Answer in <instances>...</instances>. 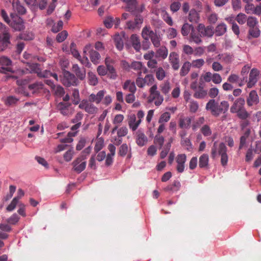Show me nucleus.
I'll return each mask as SVG.
<instances>
[{"mask_svg": "<svg viewBox=\"0 0 261 261\" xmlns=\"http://www.w3.org/2000/svg\"><path fill=\"white\" fill-rule=\"evenodd\" d=\"M142 65L143 64L141 62L134 61L131 63L129 67L130 68L138 71L139 73L140 71H141Z\"/></svg>", "mask_w": 261, "mask_h": 261, "instance_id": "54", "label": "nucleus"}, {"mask_svg": "<svg viewBox=\"0 0 261 261\" xmlns=\"http://www.w3.org/2000/svg\"><path fill=\"white\" fill-rule=\"evenodd\" d=\"M123 89L124 90H128L130 93H135L137 90L135 83L130 80H126L123 85Z\"/></svg>", "mask_w": 261, "mask_h": 261, "instance_id": "27", "label": "nucleus"}, {"mask_svg": "<svg viewBox=\"0 0 261 261\" xmlns=\"http://www.w3.org/2000/svg\"><path fill=\"white\" fill-rule=\"evenodd\" d=\"M128 152V146L125 143L121 145L119 148L118 154L120 156H124Z\"/></svg>", "mask_w": 261, "mask_h": 261, "instance_id": "63", "label": "nucleus"}, {"mask_svg": "<svg viewBox=\"0 0 261 261\" xmlns=\"http://www.w3.org/2000/svg\"><path fill=\"white\" fill-rule=\"evenodd\" d=\"M72 71L75 73L76 76L80 80H83L86 77V70L85 68L81 69L77 64H74L72 66Z\"/></svg>", "mask_w": 261, "mask_h": 261, "instance_id": "26", "label": "nucleus"}, {"mask_svg": "<svg viewBox=\"0 0 261 261\" xmlns=\"http://www.w3.org/2000/svg\"><path fill=\"white\" fill-rule=\"evenodd\" d=\"M194 29V27L192 24H190L188 23H185L181 29V33L182 36H187L189 34L190 32L192 31V30Z\"/></svg>", "mask_w": 261, "mask_h": 261, "instance_id": "38", "label": "nucleus"}, {"mask_svg": "<svg viewBox=\"0 0 261 261\" xmlns=\"http://www.w3.org/2000/svg\"><path fill=\"white\" fill-rule=\"evenodd\" d=\"M247 16L242 13H240L236 16L235 20L240 24H244L247 20Z\"/></svg>", "mask_w": 261, "mask_h": 261, "instance_id": "52", "label": "nucleus"}, {"mask_svg": "<svg viewBox=\"0 0 261 261\" xmlns=\"http://www.w3.org/2000/svg\"><path fill=\"white\" fill-rule=\"evenodd\" d=\"M180 187V182L174 181L171 185L168 186L165 190L167 191H176L179 190Z\"/></svg>", "mask_w": 261, "mask_h": 261, "instance_id": "45", "label": "nucleus"}, {"mask_svg": "<svg viewBox=\"0 0 261 261\" xmlns=\"http://www.w3.org/2000/svg\"><path fill=\"white\" fill-rule=\"evenodd\" d=\"M79 108L84 110L85 112L90 114H96L98 111V108L87 100H83L79 104Z\"/></svg>", "mask_w": 261, "mask_h": 261, "instance_id": "9", "label": "nucleus"}, {"mask_svg": "<svg viewBox=\"0 0 261 261\" xmlns=\"http://www.w3.org/2000/svg\"><path fill=\"white\" fill-rule=\"evenodd\" d=\"M126 9L133 14H139L144 10L145 6L142 4L138 6L137 0H131L126 4Z\"/></svg>", "mask_w": 261, "mask_h": 261, "instance_id": "8", "label": "nucleus"}, {"mask_svg": "<svg viewBox=\"0 0 261 261\" xmlns=\"http://www.w3.org/2000/svg\"><path fill=\"white\" fill-rule=\"evenodd\" d=\"M104 146V140L102 138H99L96 142L94 150L95 153L100 151Z\"/></svg>", "mask_w": 261, "mask_h": 261, "instance_id": "48", "label": "nucleus"}, {"mask_svg": "<svg viewBox=\"0 0 261 261\" xmlns=\"http://www.w3.org/2000/svg\"><path fill=\"white\" fill-rule=\"evenodd\" d=\"M229 107V105L227 101L223 100L219 103L215 99H211L206 104L205 109L210 111L213 116L218 117L220 114L227 112Z\"/></svg>", "mask_w": 261, "mask_h": 261, "instance_id": "1", "label": "nucleus"}, {"mask_svg": "<svg viewBox=\"0 0 261 261\" xmlns=\"http://www.w3.org/2000/svg\"><path fill=\"white\" fill-rule=\"evenodd\" d=\"M197 31L199 32L201 37H211L214 31L213 28L211 26H207L205 27L204 24L200 23L197 27Z\"/></svg>", "mask_w": 261, "mask_h": 261, "instance_id": "12", "label": "nucleus"}, {"mask_svg": "<svg viewBox=\"0 0 261 261\" xmlns=\"http://www.w3.org/2000/svg\"><path fill=\"white\" fill-rule=\"evenodd\" d=\"M12 6L16 11L19 14L23 15L26 12V10L23 6L20 5L19 0H13Z\"/></svg>", "mask_w": 261, "mask_h": 261, "instance_id": "29", "label": "nucleus"}, {"mask_svg": "<svg viewBox=\"0 0 261 261\" xmlns=\"http://www.w3.org/2000/svg\"><path fill=\"white\" fill-rule=\"evenodd\" d=\"M86 159V155H81L72 162L73 169L76 172L80 173L82 172L86 168V162L85 160Z\"/></svg>", "mask_w": 261, "mask_h": 261, "instance_id": "7", "label": "nucleus"}, {"mask_svg": "<svg viewBox=\"0 0 261 261\" xmlns=\"http://www.w3.org/2000/svg\"><path fill=\"white\" fill-rule=\"evenodd\" d=\"M200 132L205 137L210 136L212 134V131L209 125L205 124L200 128Z\"/></svg>", "mask_w": 261, "mask_h": 261, "instance_id": "51", "label": "nucleus"}, {"mask_svg": "<svg viewBox=\"0 0 261 261\" xmlns=\"http://www.w3.org/2000/svg\"><path fill=\"white\" fill-rule=\"evenodd\" d=\"M161 15L163 20L170 26H172L173 22L171 17L169 13L165 10H161Z\"/></svg>", "mask_w": 261, "mask_h": 261, "instance_id": "37", "label": "nucleus"}, {"mask_svg": "<svg viewBox=\"0 0 261 261\" xmlns=\"http://www.w3.org/2000/svg\"><path fill=\"white\" fill-rule=\"evenodd\" d=\"M148 139L145 135L140 130H138L136 133V142L139 146H143L147 142Z\"/></svg>", "mask_w": 261, "mask_h": 261, "instance_id": "24", "label": "nucleus"}, {"mask_svg": "<svg viewBox=\"0 0 261 261\" xmlns=\"http://www.w3.org/2000/svg\"><path fill=\"white\" fill-rule=\"evenodd\" d=\"M168 54V49L165 46H161L156 51V57L165 59L167 57Z\"/></svg>", "mask_w": 261, "mask_h": 261, "instance_id": "31", "label": "nucleus"}, {"mask_svg": "<svg viewBox=\"0 0 261 261\" xmlns=\"http://www.w3.org/2000/svg\"><path fill=\"white\" fill-rule=\"evenodd\" d=\"M27 64L31 70V72L37 73V75L39 76V73L41 71L40 65L38 63H27Z\"/></svg>", "mask_w": 261, "mask_h": 261, "instance_id": "40", "label": "nucleus"}, {"mask_svg": "<svg viewBox=\"0 0 261 261\" xmlns=\"http://www.w3.org/2000/svg\"><path fill=\"white\" fill-rule=\"evenodd\" d=\"M204 63L203 59H199L192 61L191 64L193 67L200 68L204 65Z\"/></svg>", "mask_w": 261, "mask_h": 261, "instance_id": "61", "label": "nucleus"}, {"mask_svg": "<svg viewBox=\"0 0 261 261\" xmlns=\"http://www.w3.org/2000/svg\"><path fill=\"white\" fill-rule=\"evenodd\" d=\"M63 22L62 20H59L57 24H54L52 27L51 31L54 33H56L61 30L63 28Z\"/></svg>", "mask_w": 261, "mask_h": 261, "instance_id": "60", "label": "nucleus"}, {"mask_svg": "<svg viewBox=\"0 0 261 261\" xmlns=\"http://www.w3.org/2000/svg\"><path fill=\"white\" fill-rule=\"evenodd\" d=\"M10 38L9 34H5L3 37L0 35V52L5 50L10 44Z\"/></svg>", "mask_w": 261, "mask_h": 261, "instance_id": "23", "label": "nucleus"}, {"mask_svg": "<svg viewBox=\"0 0 261 261\" xmlns=\"http://www.w3.org/2000/svg\"><path fill=\"white\" fill-rule=\"evenodd\" d=\"M155 81L153 75L151 74L146 75L144 78L141 77V71L138 73V77L136 80V84L141 88H144L146 85L151 86Z\"/></svg>", "mask_w": 261, "mask_h": 261, "instance_id": "4", "label": "nucleus"}, {"mask_svg": "<svg viewBox=\"0 0 261 261\" xmlns=\"http://www.w3.org/2000/svg\"><path fill=\"white\" fill-rule=\"evenodd\" d=\"M20 220V217L16 213L13 214L11 216L6 220L7 223L10 225H16Z\"/></svg>", "mask_w": 261, "mask_h": 261, "instance_id": "46", "label": "nucleus"}, {"mask_svg": "<svg viewBox=\"0 0 261 261\" xmlns=\"http://www.w3.org/2000/svg\"><path fill=\"white\" fill-rule=\"evenodd\" d=\"M227 148L224 143H220L218 147L216 146V142L214 143L211 150V156L215 159L218 154L221 156V163L223 166H225L228 162Z\"/></svg>", "mask_w": 261, "mask_h": 261, "instance_id": "2", "label": "nucleus"}, {"mask_svg": "<svg viewBox=\"0 0 261 261\" xmlns=\"http://www.w3.org/2000/svg\"><path fill=\"white\" fill-rule=\"evenodd\" d=\"M258 23V21L255 17L249 16L247 18V24L250 28L256 27Z\"/></svg>", "mask_w": 261, "mask_h": 261, "instance_id": "56", "label": "nucleus"}, {"mask_svg": "<svg viewBox=\"0 0 261 261\" xmlns=\"http://www.w3.org/2000/svg\"><path fill=\"white\" fill-rule=\"evenodd\" d=\"M69 105L63 102H60L57 105V108L59 111H60L62 114L64 116H66L69 113Z\"/></svg>", "mask_w": 261, "mask_h": 261, "instance_id": "32", "label": "nucleus"}, {"mask_svg": "<svg viewBox=\"0 0 261 261\" xmlns=\"http://www.w3.org/2000/svg\"><path fill=\"white\" fill-rule=\"evenodd\" d=\"M169 61L174 70L179 69L180 61L178 54L175 51L171 52L169 56Z\"/></svg>", "mask_w": 261, "mask_h": 261, "instance_id": "17", "label": "nucleus"}, {"mask_svg": "<svg viewBox=\"0 0 261 261\" xmlns=\"http://www.w3.org/2000/svg\"><path fill=\"white\" fill-rule=\"evenodd\" d=\"M128 133V129L126 126H122L117 130V137L122 138L125 136Z\"/></svg>", "mask_w": 261, "mask_h": 261, "instance_id": "64", "label": "nucleus"}, {"mask_svg": "<svg viewBox=\"0 0 261 261\" xmlns=\"http://www.w3.org/2000/svg\"><path fill=\"white\" fill-rule=\"evenodd\" d=\"M187 156L185 154H179L176 157V170L178 173H182L184 171Z\"/></svg>", "mask_w": 261, "mask_h": 261, "instance_id": "13", "label": "nucleus"}, {"mask_svg": "<svg viewBox=\"0 0 261 261\" xmlns=\"http://www.w3.org/2000/svg\"><path fill=\"white\" fill-rule=\"evenodd\" d=\"M188 19L192 23H197L200 19L199 13L195 9H191L189 13Z\"/></svg>", "mask_w": 261, "mask_h": 261, "instance_id": "28", "label": "nucleus"}, {"mask_svg": "<svg viewBox=\"0 0 261 261\" xmlns=\"http://www.w3.org/2000/svg\"><path fill=\"white\" fill-rule=\"evenodd\" d=\"M164 140V138L162 136L159 134H157L155 135L154 138L153 142L155 145H159V149H161L163 145Z\"/></svg>", "mask_w": 261, "mask_h": 261, "instance_id": "50", "label": "nucleus"}, {"mask_svg": "<svg viewBox=\"0 0 261 261\" xmlns=\"http://www.w3.org/2000/svg\"><path fill=\"white\" fill-rule=\"evenodd\" d=\"M18 203L19 200L15 198H13L10 204H9L6 207V210L8 212L13 211Z\"/></svg>", "mask_w": 261, "mask_h": 261, "instance_id": "58", "label": "nucleus"}, {"mask_svg": "<svg viewBox=\"0 0 261 261\" xmlns=\"http://www.w3.org/2000/svg\"><path fill=\"white\" fill-rule=\"evenodd\" d=\"M141 123L140 120H136V116L135 114H132L129 116L128 119V124L129 127L133 131L136 130Z\"/></svg>", "mask_w": 261, "mask_h": 261, "instance_id": "22", "label": "nucleus"}, {"mask_svg": "<svg viewBox=\"0 0 261 261\" xmlns=\"http://www.w3.org/2000/svg\"><path fill=\"white\" fill-rule=\"evenodd\" d=\"M191 120L189 117L180 118L179 122V126L180 128H188L191 124Z\"/></svg>", "mask_w": 261, "mask_h": 261, "instance_id": "47", "label": "nucleus"}, {"mask_svg": "<svg viewBox=\"0 0 261 261\" xmlns=\"http://www.w3.org/2000/svg\"><path fill=\"white\" fill-rule=\"evenodd\" d=\"M236 113L237 114L238 117L242 120L246 119L250 116L249 114L245 110V108Z\"/></svg>", "mask_w": 261, "mask_h": 261, "instance_id": "59", "label": "nucleus"}, {"mask_svg": "<svg viewBox=\"0 0 261 261\" xmlns=\"http://www.w3.org/2000/svg\"><path fill=\"white\" fill-rule=\"evenodd\" d=\"M62 84L66 87L75 86L79 84V81L76 76L68 71L63 72V77L62 79Z\"/></svg>", "mask_w": 261, "mask_h": 261, "instance_id": "5", "label": "nucleus"}, {"mask_svg": "<svg viewBox=\"0 0 261 261\" xmlns=\"http://www.w3.org/2000/svg\"><path fill=\"white\" fill-rule=\"evenodd\" d=\"M191 66L192 65L189 62H185L180 69V75L182 76L187 75L190 71Z\"/></svg>", "mask_w": 261, "mask_h": 261, "instance_id": "43", "label": "nucleus"}, {"mask_svg": "<svg viewBox=\"0 0 261 261\" xmlns=\"http://www.w3.org/2000/svg\"><path fill=\"white\" fill-rule=\"evenodd\" d=\"M44 85L41 82H37L29 85V89L33 91V93L37 92L43 88Z\"/></svg>", "mask_w": 261, "mask_h": 261, "instance_id": "35", "label": "nucleus"}, {"mask_svg": "<svg viewBox=\"0 0 261 261\" xmlns=\"http://www.w3.org/2000/svg\"><path fill=\"white\" fill-rule=\"evenodd\" d=\"M114 61L109 57H107L105 59V64L106 65V69L109 77L113 80L116 79L117 75L116 70L114 67Z\"/></svg>", "mask_w": 261, "mask_h": 261, "instance_id": "10", "label": "nucleus"}, {"mask_svg": "<svg viewBox=\"0 0 261 261\" xmlns=\"http://www.w3.org/2000/svg\"><path fill=\"white\" fill-rule=\"evenodd\" d=\"M201 36L198 31H196L194 28L192 30L190 35V41L193 42L197 44H199L202 42L201 39Z\"/></svg>", "mask_w": 261, "mask_h": 261, "instance_id": "21", "label": "nucleus"}, {"mask_svg": "<svg viewBox=\"0 0 261 261\" xmlns=\"http://www.w3.org/2000/svg\"><path fill=\"white\" fill-rule=\"evenodd\" d=\"M12 20H10L9 24L15 31H21L24 29L23 21L22 18L18 16H14L13 14H11Z\"/></svg>", "mask_w": 261, "mask_h": 261, "instance_id": "11", "label": "nucleus"}, {"mask_svg": "<svg viewBox=\"0 0 261 261\" xmlns=\"http://www.w3.org/2000/svg\"><path fill=\"white\" fill-rule=\"evenodd\" d=\"M170 113L169 112H166L161 115L159 119V123H164V122H167L170 120Z\"/></svg>", "mask_w": 261, "mask_h": 261, "instance_id": "55", "label": "nucleus"}, {"mask_svg": "<svg viewBox=\"0 0 261 261\" xmlns=\"http://www.w3.org/2000/svg\"><path fill=\"white\" fill-rule=\"evenodd\" d=\"M141 36L143 39V41L141 44V48L145 50L149 48L150 46V43L149 41V36H148V35L144 28L142 30Z\"/></svg>", "mask_w": 261, "mask_h": 261, "instance_id": "25", "label": "nucleus"}, {"mask_svg": "<svg viewBox=\"0 0 261 261\" xmlns=\"http://www.w3.org/2000/svg\"><path fill=\"white\" fill-rule=\"evenodd\" d=\"M160 88L163 94L165 95H168L171 88L170 82L168 81L164 82L160 85Z\"/></svg>", "mask_w": 261, "mask_h": 261, "instance_id": "36", "label": "nucleus"}, {"mask_svg": "<svg viewBox=\"0 0 261 261\" xmlns=\"http://www.w3.org/2000/svg\"><path fill=\"white\" fill-rule=\"evenodd\" d=\"M259 71L256 68L251 69L247 83V87L248 88L252 87L256 84L259 79Z\"/></svg>", "mask_w": 261, "mask_h": 261, "instance_id": "14", "label": "nucleus"}, {"mask_svg": "<svg viewBox=\"0 0 261 261\" xmlns=\"http://www.w3.org/2000/svg\"><path fill=\"white\" fill-rule=\"evenodd\" d=\"M67 36V32L66 31H63L57 35L56 37V40L58 42H62L66 39Z\"/></svg>", "mask_w": 261, "mask_h": 261, "instance_id": "62", "label": "nucleus"}, {"mask_svg": "<svg viewBox=\"0 0 261 261\" xmlns=\"http://www.w3.org/2000/svg\"><path fill=\"white\" fill-rule=\"evenodd\" d=\"M89 56L91 62L93 64H97L99 63L100 56L97 51L93 49L89 50Z\"/></svg>", "mask_w": 261, "mask_h": 261, "instance_id": "34", "label": "nucleus"}, {"mask_svg": "<svg viewBox=\"0 0 261 261\" xmlns=\"http://www.w3.org/2000/svg\"><path fill=\"white\" fill-rule=\"evenodd\" d=\"M88 83L90 85L95 86L98 83V80L96 75L92 72L88 73Z\"/></svg>", "mask_w": 261, "mask_h": 261, "instance_id": "42", "label": "nucleus"}, {"mask_svg": "<svg viewBox=\"0 0 261 261\" xmlns=\"http://www.w3.org/2000/svg\"><path fill=\"white\" fill-rule=\"evenodd\" d=\"M72 97L73 103L75 105L79 104L80 101V97L78 89H74L73 90Z\"/></svg>", "mask_w": 261, "mask_h": 261, "instance_id": "49", "label": "nucleus"}, {"mask_svg": "<svg viewBox=\"0 0 261 261\" xmlns=\"http://www.w3.org/2000/svg\"><path fill=\"white\" fill-rule=\"evenodd\" d=\"M258 102V96L257 92L255 90H252L249 93V96L247 98V105L251 107L253 105L257 104Z\"/></svg>", "mask_w": 261, "mask_h": 261, "instance_id": "20", "label": "nucleus"}, {"mask_svg": "<svg viewBox=\"0 0 261 261\" xmlns=\"http://www.w3.org/2000/svg\"><path fill=\"white\" fill-rule=\"evenodd\" d=\"M144 28L154 47H159L161 46V42L162 41L161 35L152 30L149 26H145Z\"/></svg>", "mask_w": 261, "mask_h": 261, "instance_id": "6", "label": "nucleus"}, {"mask_svg": "<svg viewBox=\"0 0 261 261\" xmlns=\"http://www.w3.org/2000/svg\"><path fill=\"white\" fill-rule=\"evenodd\" d=\"M156 79L159 81H162L166 76V72L161 67H159L155 72Z\"/></svg>", "mask_w": 261, "mask_h": 261, "instance_id": "44", "label": "nucleus"}, {"mask_svg": "<svg viewBox=\"0 0 261 261\" xmlns=\"http://www.w3.org/2000/svg\"><path fill=\"white\" fill-rule=\"evenodd\" d=\"M149 95L148 97V101L152 102L154 101V103L156 106H160L163 100L164 97L161 94L159 91L158 90V86L156 84L152 86L149 90Z\"/></svg>", "mask_w": 261, "mask_h": 261, "instance_id": "3", "label": "nucleus"}, {"mask_svg": "<svg viewBox=\"0 0 261 261\" xmlns=\"http://www.w3.org/2000/svg\"><path fill=\"white\" fill-rule=\"evenodd\" d=\"M217 59L226 63H229L231 62L232 56L228 53L220 54L217 56Z\"/></svg>", "mask_w": 261, "mask_h": 261, "instance_id": "39", "label": "nucleus"}, {"mask_svg": "<svg viewBox=\"0 0 261 261\" xmlns=\"http://www.w3.org/2000/svg\"><path fill=\"white\" fill-rule=\"evenodd\" d=\"M106 94V91L104 90L99 91L96 94H91L89 96V101L90 102H95L96 104L100 103Z\"/></svg>", "mask_w": 261, "mask_h": 261, "instance_id": "16", "label": "nucleus"}, {"mask_svg": "<svg viewBox=\"0 0 261 261\" xmlns=\"http://www.w3.org/2000/svg\"><path fill=\"white\" fill-rule=\"evenodd\" d=\"M245 99L243 98L240 97L237 98L231 106L230 111L231 113H236L240 111L244 108Z\"/></svg>", "mask_w": 261, "mask_h": 261, "instance_id": "15", "label": "nucleus"}, {"mask_svg": "<svg viewBox=\"0 0 261 261\" xmlns=\"http://www.w3.org/2000/svg\"><path fill=\"white\" fill-rule=\"evenodd\" d=\"M130 42L136 52H140L141 49V43L140 37L137 34H133L130 37Z\"/></svg>", "mask_w": 261, "mask_h": 261, "instance_id": "19", "label": "nucleus"}, {"mask_svg": "<svg viewBox=\"0 0 261 261\" xmlns=\"http://www.w3.org/2000/svg\"><path fill=\"white\" fill-rule=\"evenodd\" d=\"M16 186L10 185L9 186V192L3 197L2 200L4 202L9 200L12 197L14 193L16 191Z\"/></svg>", "mask_w": 261, "mask_h": 261, "instance_id": "41", "label": "nucleus"}, {"mask_svg": "<svg viewBox=\"0 0 261 261\" xmlns=\"http://www.w3.org/2000/svg\"><path fill=\"white\" fill-rule=\"evenodd\" d=\"M248 33L253 38H257L260 36V31L258 27H255L250 28L248 31Z\"/></svg>", "mask_w": 261, "mask_h": 261, "instance_id": "53", "label": "nucleus"}, {"mask_svg": "<svg viewBox=\"0 0 261 261\" xmlns=\"http://www.w3.org/2000/svg\"><path fill=\"white\" fill-rule=\"evenodd\" d=\"M209 158L207 154H202L199 159V166L201 168H204L208 167Z\"/></svg>", "mask_w": 261, "mask_h": 261, "instance_id": "30", "label": "nucleus"}, {"mask_svg": "<svg viewBox=\"0 0 261 261\" xmlns=\"http://www.w3.org/2000/svg\"><path fill=\"white\" fill-rule=\"evenodd\" d=\"M219 92V91L217 88L212 87L207 91V95H208L212 99H214L218 96Z\"/></svg>", "mask_w": 261, "mask_h": 261, "instance_id": "57", "label": "nucleus"}, {"mask_svg": "<svg viewBox=\"0 0 261 261\" xmlns=\"http://www.w3.org/2000/svg\"><path fill=\"white\" fill-rule=\"evenodd\" d=\"M207 95V91L204 89L202 82H200L198 88L194 91L193 96L198 99H203Z\"/></svg>", "mask_w": 261, "mask_h": 261, "instance_id": "18", "label": "nucleus"}, {"mask_svg": "<svg viewBox=\"0 0 261 261\" xmlns=\"http://www.w3.org/2000/svg\"><path fill=\"white\" fill-rule=\"evenodd\" d=\"M227 31V26L224 23L219 24L215 29V34L217 36L223 35Z\"/></svg>", "mask_w": 261, "mask_h": 261, "instance_id": "33", "label": "nucleus"}]
</instances>
